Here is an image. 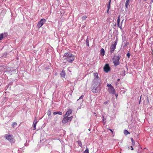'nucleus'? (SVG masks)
Wrapping results in <instances>:
<instances>
[{
  "label": "nucleus",
  "instance_id": "1",
  "mask_svg": "<svg viewBox=\"0 0 153 153\" xmlns=\"http://www.w3.org/2000/svg\"><path fill=\"white\" fill-rule=\"evenodd\" d=\"M63 58L64 59L69 62H71L74 59V56L71 53L68 52L65 53Z\"/></svg>",
  "mask_w": 153,
  "mask_h": 153
},
{
  "label": "nucleus",
  "instance_id": "2",
  "mask_svg": "<svg viewBox=\"0 0 153 153\" xmlns=\"http://www.w3.org/2000/svg\"><path fill=\"white\" fill-rule=\"evenodd\" d=\"M101 85L100 82L95 83L93 82L92 91L94 93H97L101 90V88L100 87Z\"/></svg>",
  "mask_w": 153,
  "mask_h": 153
},
{
  "label": "nucleus",
  "instance_id": "3",
  "mask_svg": "<svg viewBox=\"0 0 153 153\" xmlns=\"http://www.w3.org/2000/svg\"><path fill=\"white\" fill-rule=\"evenodd\" d=\"M107 86L108 87V91L109 93L111 94H114L115 93V91L114 88L111 84H107Z\"/></svg>",
  "mask_w": 153,
  "mask_h": 153
},
{
  "label": "nucleus",
  "instance_id": "4",
  "mask_svg": "<svg viewBox=\"0 0 153 153\" xmlns=\"http://www.w3.org/2000/svg\"><path fill=\"white\" fill-rule=\"evenodd\" d=\"M4 137L10 143H14L15 142V139L13 136L12 135L5 134L4 136Z\"/></svg>",
  "mask_w": 153,
  "mask_h": 153
},
{
  "label": "nucleus",
  "instance_id": "5",
  "mask_svg": "<svg viewBox=\"0 0 153 153\" xmlns=\"http://www.w3.org/2000/svg\"><path fill=\"white\" fill-rule=\"evenodd\" d=\"M120 56H114L113 58V63L115 66H117L120 64L119 60Z\"/></svg>",
  "mask_w": 153,
  "mask_h": 153
},
{
  "label": "nucleus",
  "instance_id": "6",
  "mask_svg": "<svg viewBox=\"0 0 153 153\" xmlns=\"http://www.w3.org/2000/svg\"><path fill=\"white\" fill-rule=\"evenodd\" d=\"M94 77L93 80V82L95 83L101 82V79L99 78L98 75L97 73H95L94 74Z\"/></svg>",
  "mask_w": 153,
  "mask_h": 153
},
{
  "label": "nucleus",
  "instance_id": "7",
  "mask_svg": "<svg viewBox=\"0 0 153 153\" xmlns=\"http://www.w3.org/2000/svg\"><path fill=\"white\" fill-rule=\"evenodd\" d=\"M64 117L62 120V122L63 123H66L69 121H71L73 118L72 116L68 117L63 116Z\"/></svg>",
  "mask_w": 153,
  "mask_h": 153
},
{
  "label": "nucleus",
  "instance_id": "8",
  "mask_svg": "<svg viewBox=\"0 0 153 153\" xmlns=\"http://www.w3.org/2000/svg\"><path fill=\"white\" fill-rule=\"evenodd\" d=\"M46 20L44 19H42L38 22L37 26L39 28L41 27L45 22Z\"/></svg>",
  "mask_w": 153,
  "mask_h": 153
},
{
  "label": "nucleus",
  "instance_id": "9",
  "mask_svg": "<svg viewBox=\"0 0 153 153\" xmlns=\"http://www.w3.org/2000/svg\"><path fill=\"white\" fill-rule=\"evenodd\" d=\"M117 45V42H115L113 44H112L110 48V52L111 53H112L114 51V50L116 48V45Z\"/></svg>",
  "mask_w": 153,
  "mask_h": 153
},
{
  "label": "nucleus",
  "instance_id": "10",
  "mask_svg": "<svg viewBox=\"0 0 153 153\" xmlns=\"http://www.w3.org/2000/svg\"><path fill=\"white\" fill-rule=\"evenodd\" d=\"M110 68L108 64H106L104 67V70L106 73L110 71Z\"/></svg>",
  "mask_w": 153,
  "mask_h": 153
},
{
  "label": "nucleus",
  "instance_id": "11",
  "mask_svg": "<svg viewBox=\"0 0 153 153\" xmlns=\"http://www.w3.org/2000/svg\"><path fill=\"white\" fill-rule=\"evenodd\" d=\"M37 123L36 118V117L33 122V130H35L36 129V125Z\"/></svg>",
  "mask_w": 153,
  "mask_h": 153
},
{
  "label": "nucleus",
  "instance_id": "12",
  "mask_svg": "<svg viewBox=\"0 0 153 153\" xmlns=\"http://www.w3.org/2000/svg\"><path fill=\"white\" fill-rule=\"evenodd\" d=\"M72 111L71 109H69L66 112V114L64 115L65 116L68 117L71 113Z\"/></svg>",
  "mask_w": 153,
  "mask_h": 153
},
{
  "label": "nucleus",
  "instance_id": "13",
  "mask_svg": "<svg viewBox=\"0 0 153 153\" xmlns=\"http://www.w3.org/2000/svg\"><path fill=\"white\" fill-rule=\"evenodd\" d=\"M120 16H119L118 18V19L117 20V27H119L121 29H122V27H121L122 25H121L120 26Z\"/></svg>",
  "mask_w": 153,
  "mask_h": 153
},
{
  "label": "nucleus",
  "instance_id": "14",
  "mask_svg": "<svg viewBox=\"0 0 153 153\" xmlns=\"http://www.w3.org/2000/svg\"><path fill=\"white\" fill-rule=\"evenodd\" d=\"M61 76L62 77H65V72L64 70H62L61 72Z\"/></svg>",
  "mask_w": 153,
  "mask_h": 153
},
{
  "label": "nucleus",
  "instance_id": "15",
  "mask_svg": "<svg viewBox=\"0 0 153 153\" xmlns=\"http://www.w3.org/2000/svg\"><path fill=\"white\" fill-rule=\"evenodd\" d=\"M53 114L55 115L57 114H59V115H62V112L60 111H57V112H55L53 113Z\"/></svg>",
  "mask_w": 153,
  "mask_h": 153
},
{
  "label": "nucleus",
  "instance_id": "16",
  "mask_svg": "<svg viewBox=\"0 0 153 153\" xmlns=\"http://www.w3.org/2000/svg\"><path fill=\"white\" fill-rule=\"evenodd\" d=\"M100 53L103 56H104L105 55V51L104 49L102 48L101 49Z\"/></svg>",
  "mask_w": 153,
  "mask_h": 153
},
{
  "label": "nucleus",
  "instance_id": "17",
  "mask_svg": "<svg viewBox=\"0 0 153 153\" xmlns=\"http://www.w3.org/2000/svg\"><path fill=\"white\" fill-rule=\"evenodd\" d=\"M129 0H126V4H125V6L126 8H128V6L129 5Z\"/></svg>",
  "mask_w": 153,
  "mask_h": 153
},
{
  "label": "nucleus",
  "instance_id": "18",
  "mask_svg": "<svg viewBox=\"0 0 153 153\" xmlns=\"http://www.w3.org/2000/svg\"><path fill=\"white\" fill-rule=\"evenodd\" d=\"M111 0H109L108 4L107 6V8H108V10H109L110 7L111 2Z\"/></svg>",
  "mask_w": 153,
  "mask_h": 153
},
{
  "label": "nucleus",
  "instance_id": "19",
  "mask_svg": "<svg viewBox=\"0 0 153 153\" xmlns=\"http://www.w3.org/2000/svg\"><path fill=\"white\" fill-rule=\"evenodd\" d=\"M77 143L79 146H80L81 147H82V144L81 142L80 141H77Z\"/></svg>",
  "mask_w": 153,
  "mask_h": 153
},
{
  "label": "nucleus",
  "instance_id": "20",
  "mask_svg": "<svg viewBox=\"0 0 153 153\" xmlns=\"http://www.w3.org/2000/svg\"><path fill=\"white\" fill-rule=\"evenodd\" d=\"M124 133L126 135H127V134H130L129 132L126 130H125L124 131Z\"/></svg>",
  "mask_w": 153,
  "mask_h": 153
},
{
  "label": "nucleus",
  "instance_id": "21",
  "mask_svg": "<svg viewBox=\"0 0 153 153\" xmlns=\"http://www.w3.org/2000/svg\"><path fill=\"white\" fill-rule=\"evenodd\" d=\"M17 123L16 122H13L12 124V126L13 128H14L16 126H17Z\"/></svg>",
  "mask_w": 153,
  "mask_h": 153
},
{
  "label": "nucleus",
  "instance_id": "22",
  "mask_svg": "<svg viewBox=\"0 0 153 153\" xmlns=\"http://www.w3.org/2000/svg\"><path fill=\"white\" fill-rule=\"evenodd\" d=\"M4 37L3 33L0 34V40H1Z\"/></svg>",
  "mask_w": 153,
  "mask_h": 153
},
{
  "label": "nucleus",
  "instance_id": "23",
  "mask_svg": "<svg viewBox=\"0 0 153 153\" xmlns=\"http://www.w3.org/2000/svg\"><path fill=\"white\" fill-rule=\"evenodd\" d=\"M87 18V17L86 16H85V15L83 16L82 17V20H85Z\"/></svg>",
  "mask_w": 153,
  "mask_h": 153
},
{
  "label": "nucleus",
  "instance_id": "24",
  "mask_svg": "<svg viewBox=\"0 0 153 153\" xmlns=\"http://www.w3.org/2000/svg\"><path fill=\"white\" fill-rule=\"evenodd\" d=\"M47 115L48 116H49L51 115V113L50 111H48L47 112Z\"/></svg>",
  "mask_w": 153,
  "mask_h": 153
},
{
  "label": "nucleus",
  "instance_id": "25",
  "mask_svg": "<svg viewBox=\"0 0 153 153\" xmlns=\"http://www.w3.org/2000/svg\"><path fill=\"white\" fill-rule=\"evenodd\" d=\"M84 153H89V150L87 149L84 152Z\"/></svg>",
  "mask_w": 153,
  "mask_h": 153
},
{
  "label": "nucleus",
  "instance_id": "26",
  "mask_svg": "<svg viewBox=\"0 0 153 153\" xmlns=\"http://www.w3.org/2000/svg\"><path fill=\"white\" fill-rule=\"evenodd\" d=\"M83 97H84V96L83 95H81L79 97V98L77 100H79V99H82L83 98Z\"/></svg>",
  "mask_w": 153,
  "mask_h": 153
},
{
  "label": "nucleus",
  "instance_id": "27",
  "mask_svg": "<svg viewBox=\"0 0 153 153\" xmlns=\"http://www.w3.org/2000/svg\"><path fill=\"white\" fill-rule=\"evenodd\" d=\"M126 56L128 58H129L130 56V54L129 53H128L126 55Z\"/></svg>",
  "mask_w": 153,
  "mask_h": 153
},
{
  "label": "nucleus",
  "instance_id": "28",
  "mask_svg": "<svg viewBox=\"0 0 153 153\" xmlns=\"http://www.w3.org/2000/svg\"><path fill=\"white\" fill-rule=\"evenodd\" d=\"M108 102V101H105L104 102V104H107Z\"/></svg>",
  "mask_w": 153,
  "mask_h": 153
},
{
  "label": "nucleus",
  "instance_id": "29",
  "mask_svg": "<svg viewBox=\"0 0 153 153\" xmlns=\"http://www.w3.org/2000/svg\"><path fill=\"white\" fill-rule=\"evenodd\" d=\"M109 129L110 131H111V132L112 134H113V131L111 129Z\"/></svg>",
  "mask_w": 153,
  "mask_h": 153
},
{
  "label": "nucleus",
  "instance_id": "30",
  "mask_svg": "<svg viewBox=\"0 0 153 153\" xmlns=\"http://www.w3.org/2000/svg\"><path fill=\"white\" fill-rule=\"evenodd\" d=\"M131 141L132 142H132H134V140L133 138H131Z\"/></svg>",
  "mask_w": 153,
  "mask_h": 153
},
{
  "label": "nucleus",
  "instance_id": "31",
  "mask_svg": "<svg viewBox=\"0 0 153 153\" xmlns=\"http://www.w3.org/2000/svg\"><path fill=\"white\" fill-rule=\"evenodd\" d=\"M102 118H103L102 121L103 122H104V121L105 120V119L104 118V117L103 116Z\"/></svg>",
  "mask_w": 153,
  "mask_h": 153
},
{
  "label": "nucleus",
  "instance_id": "32",
  "mask_svg": "<svg viewBox=\"0 0 153 153\" xmlns=\"http://www.w3.org/2000/svg\"><path fill=\"white\" fill-rule=\"evenodd\" d=\"M132 144L133 145H135V142L134 141V142H132Z\"/></svg>",
  "mask_w": 153,
  "mask_h": 153
},
{
  "label": "nucleus",
  "instance_id": "33",
  "mask_svg": "<svg viewBox=\"0 0 153 153\" xmlns=\"http://www.w3.org/2000/svg\"><path fill=\"white\" fill-rule=\"evenodd\" d=\"M109 10H108V9H107V13H108V11Z\"/></svg>",
  "mask_w": 153,
  "mask_h": 153
},
{
  "label": "nucleus",
  "instance_id": "34",
  "mask_svg": "<svg viewBox=\"0 0 153 153\" xmlns=\"http://www.w3.org/2000/svg\"><path fill=\"white\" fill-rule=\"evenodd\" d=\"M131 147L132 148L131 149V150H133V148H132V146H131Z\"/></svg>",
  "mask_w": 153,
  "mask_h": 153
},
{
  "label": "nucleus",
  "instance_id": "35",
  "mask_svg": "<svg viewBox=\"0 0 153 153\" xmlns=\"http://www.w3.org/2000/svg\"><path fill=\"white\" fill-rule=\"evenodd\" d=\"M120 79H117V81H120Z\"/></svg>",
  "mask_w": 153,
  "mask_h": 153
},
{
  "label": "nucleus",
  "instance_id": "36",
  "mask_svg": "<svg viewBox=\"0 0 153 153\" xmlns=\"http://www.w3.org/2000/svg\"><path fill=\"white\" fill-rule=\"evenodd\" d=\"M151 1L152 2H153V0H151Z\"/></svg>",
  "mask_w": 153,
  "mask_h": 153
},
{
  "label": "nucleus",
  "instance_id": "37",
  "mask_svg": "<svg viewBox=\"0 0 153 153\" xmlns=\"http://www.w3.org/2000/svg\"><path fill=\"white\" fill-rule=\"evenodd\" d=\"M147 0H143L144 1H146Z\"/></svg>",
  "mask_w": 153,
  "mask_h": 153
},
{
  "label": "nucleus",
  "instance_id": "38",
  "mask_svg": "<svg viewBox=\"0 0 153 153\" xmlns=\"http://www.w3.org/2000/svg\"><path fill=\"white\" fill-rule=\"evenodd\" d=\"M141 97H140V100H141Z\"/></svg>",
  "mask_w": 153,
  "mask_h": 153
},
{
  "label": "nucleus",
  "instance_id": "39",
  "mask_svg": "<svg viewBox=\"0 0 153 153\" xmlns=\"http://www.w3.org/2000/svg\"><path fill=\"white\" fill-rule=\"evenodd\" d=\"M123 20L122 21V22H121V23H122V22H123Z\"/></svg>",
  "mask_w": 153,
  "mask_h": 153
},
{
  "label": "nucleus",
  "instance_id": "40",
  "mask_svg": "<svg viewBox=\"0 0 153 153\" xmlns=\"http://www.w3.org/2000/svg\"><path fill=\"white\" fill-rule=\"evenodd\" d=\"M116 95V97H117V95H116H116Z\"/></svg>",
  "mask_w": 153,
  "mask_h": 153
},
{
  "label": "nucleus",
  "instance_id": "41",
  "mask_svg": "<svg viewBox=\"0 0 153 153\" xmlns=\"http://www.w3.org/2000/svg\"><path fill=\"white\" fill-rule=\"evenodd\" d=\"M94 114H96V113H94Z\"/></svg>",
  "mask_w": 153,
  "mask_h": 153
}]
</instances>
